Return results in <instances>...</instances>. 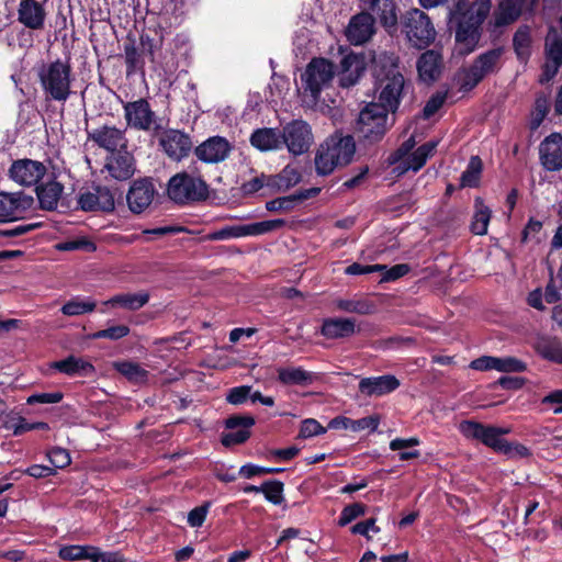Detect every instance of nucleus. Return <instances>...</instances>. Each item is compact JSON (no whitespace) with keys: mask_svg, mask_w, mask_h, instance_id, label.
I'll list each match as a JSON object with an SVG mask.
<instances>
[{"mask_svg":"<svg viewBox=\"0 0 562 562\" xmlns=\"http://www.w3.org/2000/svg\"><path fill=\"white\" fill-rule=\"evenodd\" d=\"M375 67L378 103L387 111L395 112L405 89L404 76L398 70V58L393 54H382L375 61Z\"/></svg>","mask_w":562,"mask_h":562,"instance_id":"1","label":"nucleus"},{"mask_svg":"<svg viewBox=\"0 0 562 562\" xmlns=\"http://www.w3.org/2000/svg\"><path fill=\"white\" fill-rule=\"evenodd\" d=\"M356 153V143L350 135L334 134L322 144L315 156L316 172L330 175L337 167L348 165Z\"/></svg>","mask_w":562,"mask_h":562,"instance_id":"2","label":"nucleus"},{"mask_svg":"<svg viewBox=\"0 0 562 562\" xmlns=\"http://www.w3.org/2000/svg\"><path fill=\"white\" fill-rule=\"evenodd\" d=\"M400 26L408 44L415 48L424 49L436 40L437 32L434 23L420 9L405 11L400 19Z\"/></svg>","mask_w":562,"mask_h":562,"instance_id":"3","label":"nucleus"},{"mask_svg":"<svg viewBox=\"0 0 562 562\" xmlns=\"http://www.w3.org/2000/svg\"><path fill=\"white\" fill-rule=\"evenodd\" d=\"M38 78L45 95L54 101L65 102L71 94V67L57 59L43 65Z\"/></svg>","mask_w":562,"mask_h":562,"instance_id":"4","label":"nucleus"},{"mask_svg":"<svg viewBox=\"0 0 562 562\" xmlns=\"http://www.w3.org/2000/svg\"><path fill=\"white\" fill-rule=\"evenodd\" d=\"M503 54V47L492 48L480 54L468 68H463L459 72L460 90L463 92L471 91L486 76L497 72L501 68Z\"/></svg>","mask_w":562,"mask_h":562,"instance_id":"5","label":"nucleus"},{"mask_svg":"<svg viewBox=\"0 0 562 562\" xmlns=\"http://www.w3.org/2000/svg\"><path fill=\"white\" fill-rule=\"evenodd\" d=\"M336 74L335 65L326 58H313L301 74L304 94L316 103L323 90L331 86Z\"/></svg>","mask_w":562,"mask_h":562,"instance_id":"6","label":"nucleus"},{"mask_svg":"<svg viewBox=\"0 0 562 562\" xmlns=\"http://www.w3.org/2000/svg\"><path fill=\"white\" fill-rule=\"evenodd\" d=\"M389 112L376 102L368 103L359 113L356 132L370 144L380 142L389 130Z\"/></svg>","mask_w":562,"mask_h":562,"instance_id":"7","label":"nucleus"},{"mask_svg":"<svg viewBox=\"0 0 562 562\" xmlns=\"http://www.w3.org/2000/svg\"><path fill=\"white\" fill-rule=\"evenodd\" d=\"M167 194L173 202L187 204L205 200L209 195V187L200 177L179 172L169 179Z\"/></svg>","mask_w":562,"mask_h":562,"instance_id":"8","label":"nucleus"},{"mask_svg":"<svg viewBox=\"0 0 562 562\" xmlns=\"http://www.w3.org/2000/svg\"><path fill=\"white\" fill-rule=\"evenodd\" d=\"M460 432L468 439H474L492 448L496 452L506 451L507 440L503 438L509 428L487 426L473 420H463L459 425Z\"/></svg>","mask_w":562,"mask_h":562,"instance_id":"9","label":"nucleus"},{"mask_svg":"<svg viewBox=\"0 0 562 562\" xmlns=\"http://www.w3.org/2000/svg\"><path fill=\"white\" fill-rule=\"evenodd\" d=\"M285 225L282 218L268 220L246 225L225 226L207 235L209 240H226L245 236H258L277 231Z\"/></svg>","mask_w":562,"mask_h":562,"instance_id":"10","label":"nucleus"},{"mask_svg":"<svg viewBox=\"0 0 562 562\" xmlns=\"http://www.w3.org/2000/svg\"><path fill=\"white\" fill-rule=\"evenodd\" d=\"M127 126L137 131H157L160 128L156 113L146 99L126 102L123 105Z\"/></svg>","mask_w":562,"mask_h":562,"instance_id":"11","label":"nucleus"},{"mask_svg":"<svg viewBox=\"0 0 562 562\" xmlns=\"http://www.w3.org/2000/svg\"><path fill=\"white\" fill-rule=\"evenodd\" d=\"M158 143L166 156L176 162L187 158L193 148L190 135L175 128L162 131L158 137Z\"/></svg>","mask_w":562,"mask_h":562,"instance_id":"12","label":"nucleus"},{"mask_svg":"<svg viewBox=\"0 0 562 562\" xmlns=\"http://www.w3.org/2000/svg\"><path fill=\"white\" fill-rule=\"evenodd\" d=\"M313 139L311 126L303 120H294L283 127L282 144L295 156L306 153Z\"/></svg>","mask_w":562,"mask_h":562,"instance_id":"13","label":"nucleus"},{"mask_svg":"<svg viewBox=\"0 0 562 562\" xmlns=\"http://www.w3.org/2000/svg\"><path fill=\"white\" fill-rule=\"evenodd\" d=\"M59 558L66 561L89 560L91 562H123L119 551H102L99 547L70 544L59 549Z\"/></svg>","mask_w":562,"mask_h":562,"instance_id":"14","label":"nucleus"},{"mask_svg":"<svg viewBox=\"0 0 562 562\" xmlns=\"http://www.w3.org/2000/svg\"><path fill=\"white\" fill-rule=\"evenodd\" d=\"M34 199L24 192H0V222H14L24 218L32 210Z\"/></svg>","mask_w":562,"mask_h":562,"instance_id":"15","label":"nucleus"},{"mask_svg":"<svg viewBox=\"0 0 562 562\" xmlns=\"http://www.w3.org/2000/svg\"><path fill=\"white\" fill-rule=\"evenodd\" d=\"M156 194L157 190L150 178L133 181L126 194L128 209L134 214L143 213L151 205Z\"/></svg>","mask_w":562,"mask_h":562,"instance_id":"16","label":"nucleus"},{"mask_svg":"<svg viewBox=\"0 0 562 562\" xmlns=\"http://www.w3.org/2000/svg\"><path fill=\"white\" fill-rule=\"evenodd\" d=\"M78 205L86 212H112L115 207L114 195L106 187L95 186L81 191L77 198Z\"/></svg>","mask_w":562,"mask_h":562,"instance_id":"17","label":"nucleus"},{"mask_svg":"<svg viewBox=\"0 0 562 562\" xmlns=\"http://www.w3.org/2000/svg\"><path fill=\"white\" fill-rule=\"evenodd\" d=\"M88 138L100 148L114 153L127 148L125 130L111 125H102L88 131Z\"/></svg>","mask_w":562,"mask_h":562,"instance_id":"18","label":"nucleus"},{"mask_svg":"<svg viewBox=\"0 0 562 562\" xmlns=\"http://www.w3.org/2000/svg\"><path fill=\"white\" fill-rule=\"evenodd\" d=\"M362 12L370 13L379 19L380 23L389 32L395 31L397 19V7L395 0H359Z\"/></svg>","mask_w":562,"mask_h":562,"instance_id":"19","label":"nucleus"},{"mask_svg":"<svg viewBox=\"0 0 562 562\" xmlns=\"http://www.w3.org/2000/svg\"><path fill=\"white\" fill-rule=\"evenodd\" d=\"M9 173L14 182L24 187H31L44 177L46 167L36 160L20 159L12 164Z\"/></svg>","mask_w":562,"mask_h":562,"instance_id":"20","label":"nucleus"},{"mask_svg":"<svg viewBox=\"0 0 562 562\" xmlns=\"http://www.w3.org/2000/svg\"><path fill=\"white\" fill-rule=\"evenodd\" d=\"M233 146L222 136H212L195 147L194 154L199 160L206 164L224 161L231 154Z\"/></svg>","mask_w":562,"mask_h":562,"instance_id":"21","label":"nucleus"},{"mask_svg":"<svg viewBox=\"0 0 562 562\" xmlns=\"http://www.w3.org/2000/svg\"><path fill=\"white\" fill-rule=\"evenodd\" d=\"M255 425L251 416L233 415L225 420L228 432L222 434L221 442L225 447L244 443L250 437V428Z\"/></svg>","mask_w":562,"mask_h":562,"instance_id":"22","label":"nucleus"},{"mask_svg":"<svg viewBox=\"0 0 562 562\" xmlns=\"http://www.w3.org/2000/svg\"><path fill=\"white\" fill-rule=\"evenodd\" d=\"M481 25L482 24L461 15L456 31V41L460 54L468 55L475 49L481 38Z\"/></svg>","mask_w":562,"mask_h":562,"instance_id":"23","label":"nucleus"},{"mask_svg":"<svg viewBox=\"0 0 562 562\" xmlns=\"http://www.w3.org/2000/svg\"><path fill=\"white\" fill-rule=\"evenodd\" d=\"M539 155L544 169L549 171L562 169V135L553 133L547 136L539 146Z\"/></svg>","mask_w":562,"mask_h":562,"instance_id":"24","label":"nucleus"},{"mask_svg":"<svg viewBox=\"0 0 562 562\" xmlns=\"http://www.w3.org/2000/svg\"><path fill=\"white\" fill-rule=\"evenodd\" d=\"M470 368L479 371L496 370L499 372H524L526 364L515 357L483 356L470 363Z\"/></svg>","mask_w":562,"mask_h":562,"instance_id":"25","label":"nucleus"},{"mask_svg":"<svg viewBox=\"0 0 562 562\" xmlns=\"http://www.w3.org/2000/svg\"><path fill=\"white\" fill-rule=\"evenodd\" d=\"M374 33V18L367 12H360L351 18L346 36L352 45H361L369 41Z\"/></svg>","mask_w":562,"mask_h":562,"instance_id":"26","label":"nucleus"},{"mask_svg":"<svg viewBox=\"0 0 562 562\" xmlns=\"http://www.w3.org/2000/svg\"><path fill=\"white\" fill-rule=\"evenodd\" d=\"M46 11L37 0H21L18 8V21L25 27L38 31L45 25Z\"/></svg>","mask_w":562,"mask_h":562,"instance_id":"27","label":"nucleus"},{"mask_svg":"<svg viewBox=\"0 0 562 562\" xmlns=\"http://www.w3.org/2000/svg\"><path fill=\"white\" fill-rule=\"evenodd\" d=\"M400 381L391 374L363 378L359 382V391L366 396H383L392 393L400 386Z\"/></svg>","mask_w":562,"mask_h":562,"instance_id":"28","label":"nucleus"},{"mask_svg":"<svg viewBox=\"0 0 562 562\" xmlns=\"http://www.w3.org/2000/svg\"><path fill=\"white\" fill-rule=\"evenodd\" d=\"M364 69V61L358 55H345L340 61L339 85L344 88L355 86Z\"/></svg>","mask_w":562,"mask_h":562,"instance_id":"29","label":"nucleus"},{"mask_svg":"<svg viewBox=\"0 0 562 562\" xmlns=\"http://www.w3.org/2000/svg\"><path fill=\"white\" fill-rule=\"evenodd\" d=\"M105 167L112 178L127 180L135 172L134 157L126 149L119 150L108 159Z\"/></svg>","mask_w":562,"mask_h":562,"instance_id":"30","label":"nucleus"},{"mask_svg":"<svg viewBox=\"0 0 562 562\" xmlns=\"http://www.w3.org/2000/svg\"><path fill=\"white\" fill-rule=\"evenodd\" d=\"M442 67V56L436 49H428L420 55L417 60V70L419 78L425 82L435 81Z\"/></svg>","mask_w":562,"mask_h":562,"instance_id":"31","label":"nucleus"},{"mask_svg":"<svg viewBox=\"0 0 562 562\" xmlns=\"http://www.w3.org/2000/svg\"><path fill=\"white\" fill-rule=\"evenodd\" d=\"M437 145V140H431L423 144L416 150L411 153L405 161L397 165L394 168V172H396L397 176H401L411 169L414 171H418L420 168L424 167L427 159L434 154Z\"/></svg>","mask_w":562,"mask_h":562,"instance_id":"32","label":"nucleus"},{"mask_svg":"<svg viewBox=\"0 0 562 562\" xmlns=\"http://www.w3.org/2000/svg\"><path fill=\"white\" fill-rule=\"evenodd\" d=\"M321 333L327 339L348 338L356 333V322L351 318H326L323 322Z\"/></svg>","mask_w":562,"mask_h":562,"instance_id":"33","label":"nucleus"},{"mask_svg":"<svg viewBox=\"0 0 562 562\" xmlns=\"http://www.w3.org/2000/svg\"><path fill=\"white\" fill-rule=\"evenodd\" d=\"M250 144L260 151L279 149L282 145V133L277 128H257L250 135Z\"/></svg>","mask_w":562,"mask_h":562,"instance_id":"34","label":"nucleus"},{"mask_svg":"<svg viewBox=\"0 0 562 562\" xmlns=\"http://www.w3.org/2000/svg\"><path fill=\"white\" fill-rule=\"evenodd\" d=\"M527 0H501L494 12V25L497 27L515 22L521 14Z\"/></svg>","mask_w":562,"mask_h":562,"instance_id":"35","label":"nucleus"},{"mask_svg":"<svg viewBox=\"0 0 562 562\" xmlns=\"http://www.w3.org/2000/svg\"><path fill=\"white\" fill-rule=\"evenodd\" d=\"M50 367L67 375L88 376L94 372L92 363L75 356H69L66 359L55 361Z\"/></svg>","mask_w":562,"mask_h":562,"instance_id":"36","label":"nucleus"},{"mask_svg":"<svg viewBox=\"0 0 562 562\" xmlns=\"http://www.w3.org/2000/svg\"><path fill=\"white\" fill-rule=\"evenodd\" d=\"M278 381L284 385L307 386L315 380V373L301 367H281L277 369Z\"/></svg>","mask_w":562,"mask_h":562,"instance_id":"37","label":"nucleus"},{"mask_svg":"<svg viewBox=\"0 0 562 562\" xmlns=\"http://www.w3.org/2000/svg\"><path fill=\"white\" fill-rule=\"evenodd\" d=\"M379 423H380V419L375 415L367 416V417H363L360 419H351L348 417H336L330 422L329 426L331 428H336V429L341 428V429L351 430L355 432H359V431H362L366 429L373 432L378 429Z\"/></svg>","mask_w":562,"mask_h":562,"instance_id":"38","label":"nucleus"},{"mask_svg":"<svg viewBox=\"0 0 562 562\" xmlns=\"http://www.w3.org/2000/svg\"><path fill=\"white\" fill-rule=\"evenodd\" d=\"M64 187L57 181H49L36 188L40 206L53 211L57 207Z\"/></svg>","mask_w":562,"mask_h":562,"instance_id":"39","label":"nucleus"},{"mask_svg":"<svg viewBox=\"0 0 562 562\" xmlns=\"http://www.w3.org/2000/svg\"><path fill=\"white\" fill-rule=\"evenodd\" d=\"M149 301V294L145 291L137 293H120L109 299L105 304L111 306H121L128 311H137Z\"/></svg>","mask_w":562,"mask_h":562,"instance_id":"40","label":"nucleus"},{"mask_svg":"<svg viewBox=\"0 0 562 562\" xmlns=\"http://www.w3.org/2000/svg\"><path fill=\"white\" fill-rule=\"evenodd\" d=\"M300 180L301 173L297 168L288 165L279 175L268 177L267 186L276 187L278 190L285 191L297 184Z\"/></svg>","mask_w":562,"mask_h":562,"instance_id":"41","label":"nucleus"},{"mask_svg":"<svg viewBox=\"0 0 562 562\" xmlns=\"http://www.w3.org/2000/svg\"><path fill=\"white\" fill-rule=\"evenodd\" d=\"M514 50L521 63H527L531 55L530 27L522 25L518 27L513 37Z\"/></svg>","mask_w":562,"mask_h":562,"instance_id":"42","label":"nucleus"},{"mask_svg":"<svg viewBox=\"0 0 562 562\" xmlns=\"http://www.w3.org/2000/svg\"><path fill=\"white\" fill-rule=\"evenodd\" d=\"M95 307L97 303L93 300L77 295L67 301L60 311L66 316H79L93 312Z\"/></svg>","mask_w":562,"mask_h":562,"instance_id":"43","label":"nucleus"},{"mask_svg":"<svg viewBox=\"0 0 562 562\" xmlns=\"http://www.w3.org/2000/svg\"><path fill=\"white\" fill-rule=\"evenodd\" d=\"M482 169L483 164L481 158L479 156H472L465 170L461 175L460 186L462 188H476L480 183Z\"/></svg>","mask_w":562,"mask_h":562,"instance_id":"44","label":"nucleus"},{"mask_svg":"<svg viewBox=\"0 0 562 562\" xmlns=\"http://www.w3.org/2000/svg\"><path fill=\"white\" fill-rule=\"evenodd\" d=\"M491 220V211L484 205L480 198L475 199V213L471 224V231L475 235H484L487 233L488 223Z\"/></svg>","mask_w":562,"mask_h":562,"instance_id":"45","label":"nucleus"},{"mask_svg":"<svg viewBox=\"0 0 562 562\" xmlns=\"http://www.w3.org/2000/svg\"><path fill=\"white\" fill-rule=\"evenodd\" d=\"M115 369L119 373L134 383H144L148 378V372L138 363L132 361L116 362Z\"/></svg>","mask_w":562,"mask_h":562,"instance_id":"46","label":"nucleus"},{"mask_svg":"<svg viewBox=\"0 0 562 562\" xmlns=\"http://www.w3.org/2000/svg\"><path fill=\"white\" fill-rule=\"evenodd\" d=\"M546 59L562 65V35L555 30H550L546 37Z\"/></svg>","mask_w":562,"mask_h":562,"instance_id":"47","label":"nucleus"},{"mask_svg":"<svg viewBox=\"0 0 562 562\" xmlns=\"http://www.w3.org/2000/svg\"><path fill=\"white\" fill-rule=\"evenodd\" d=\"M419 442V439L416 437H411L407 439L395 438L390 442V449L393 451H400V460L406 461L409 459L418 458L420 456L418 450L407 451V448L418 446Z\"/></svg>","mask_w":562,"mask_h":562,"instance_id":"48","label":"nucleus"},{"mask_svg":"<svg viewBox=\"0 0 562 562\" xmlns=\"http://www.w3.org/2000/svg\"><path fill=\"white\" fill-rule=\"evenodd\" d=\"M539 353L553 362L562 363V345L557 339H543L538 342Z\"/></svg>","mask_w":562,"mask_h":562,"instance_id":"49","label":"nucleus"},{"mask_svg":"<svg viewBox=\"0 0 562 562\" xmlns=\"http://www.w3.org/2000/svg\"><path fill=\"white\" fill-rule=\"evenodd\" d=\"M336 307L342 312L360 315H367L373 311V305L363 300H337Z\"/></svg>","mask_w":562,"mask_h":562,"instance_id":"50","label":"nucleus"},{"mask_svg":"<svg viewBox=\"0 0 562 562\" xmlns=\"http://www.w3.org/2000/svg\"><path fill=\"white\" fill-rule=\"evenodd\" d=\"M5 428L12 430L14 436H20L30 430L48 429V425L43 422L27 423L25 418L18 417L7 422Z\"/></svg>","mask_w":562,"mask_h":562,"instance_id":"51","label":"nucleus"},{"mask_svg":"<svg viewBox=\"0 0 562 562\" xmlns=\"http://www.w3.org/2000/svg\"><path fill=\"white\" fill-rule=\"evenodd\" d=\"M283 483L278 480L267 481L261 485L265 498L273 505H280L283 501Z\"/></svg>","mask_w":562,"mask_h":562,"instance_id":"52","label":"nucleus"},{"mask_svg":"<svg viewBox=\"0 0 562 562\" xmlns=\"http://www.w3.org/2000/svg\"><path fill=\"white\" fill-rule=\"evenodd\" d=\"M491 10V0H476L462 15L480 24L484 22Z\"/></svg>","mask_w":562,"mask_h":562,"instance_id":"53","label":"nucleus"},{"mask_svg":"<svg viewBox=\"0 0 562 562\" xmlns=\"http://www.w3.org/2000/svg\"><path fill=\"white\" fill-rule=\"evenodd\" d=\"M56 248L60 251L82 250L92 252L97 249V246L91 239L87 237H79L59 243L56 245Z\"/></svg>","mask_w":562,"mask_h":562,"instance_id":"54","label":"nucleus"},{"mask_svg":"<svg viewBox=\"0 0 562 562\" xmlns=\"http://www.w3.org/2000/svg\"><path fill=\"white\" fill-rule=\"evenodd\" d=\"M124 58H125L127 75H131L137 70L143 69L144 60L142 58V54L138 52V48L134 44L125 45Z\"/></svg>","mask_w":562,"mask_h":562,"instance_id":"55","label":"nucleus"},{"mask_svg":"<svg viewBox=\"0 0 562 562\" xmlns=\"http://www.w3.org/2000/svg\"><path fill=\"white\" fill-rule=\"evenodd\" d=\"M130 334V327L126 325H115L105 329L98 330L90 335L92 339L119 340Z\"/></svg>","mask_w":562,"mask_h":562,"instance_id":"56","label":"nucleus"},{"mask_svg":"<svg viewBox=\"0 0 562 562\" xmlns=\"http://www.w3.org/2000/svg\"><path fill=\"white\" fill-rule=\"evenodd\" d=\"M366 514V505L361 503H353L351 505L346 506L339 516L338 524L339 526H347L356 518L363 516Z\"/></svg>","mask_w":562,"mask_h":562,"instance_id":"57","label":"nucleus"},{"mask_svg":"<svg viewBox=\"0 0 562 562\" xmlns=\"http://www.w3.org/2000/svg\"><path fill=\"white\" fill-rule=\"evenodd\" d=\"M47 457L49 459V462L52 463V468L56 469H64L68 467L71 462L70 454L68 450L55 447L52 450L47 452Z\"/></svg>","mask_w":562,"mask_h":562,"instance_id":"58","label":"nucleus"},{"mask_svg":"<svg viewBox=\"0 0 562 562\" xmlns=\"http://www.w3.org/2000/svg\"><path fill=\"white\" fill-rule=\"evenodd\" d=\"M297 204V200L294 194L277 198L266 203V209L270 212L290 211Z\"/></svg>","mask_w":562,"mask_h":562,"instance_id":"59","label":"nucleus"},{"mask_svg":"<svg viewBox=\"0 0 562 562\" xmlns=\"http://www.w3.org/2000/svg\"><path fill=\"white\" fill-rule=\"evenodd\" d=\"M416 146L415 137L412 135L408 139H406L395 151H393L387 157V164L390 166L392 165H400V162L408 156L413 148Z\"/></svg>","mask_w":562,"mask_h":562,"instance_id":"60","label":"nucleus"},{"mask_svg":"<svg viewBox=\"0 0 562 562\" xmlns=\"http://www.w3.org/2000/svg\"><path fill=\"white\" fill-rule=\"evenodd\" d=\"M282 471H283V469H280V468H265V467H259V465H256L252 463H247L239 469V474L246 479H251L256 475L273 474V473H280Z\"/></svg>","mask_w":562,"mask_h":562,"instance_id":"61","label":"nucleus"},{"mask_svg":"<svg viewBox=\"0 0 562 562\" xmlns=\"http://www.w3.org/2000/svg\"><path fill=\"white\" fill-rule=\"evenodd\" d=\"M325 431L326 429L316 419L308 418L302 422L299 436L301 438H311Z\"/></svg>","mask_w":562,"mask_h":562,"instance_id":"62","label":"nucleus"},{"mask_svg":"<svg viewBox=\"0 0 562 562\" xmlns=\"http://www.w3.org/2000/svg\"><path fill=\"white\" fill-rule=\"evenodd\" d=\"M209 508L210 503H205L190 510L188 514V524L193 528L201 527L205 521Z\"/></svg>","mask_w":562,"mask_h":562,"instance_id":"63","label":"nucleus"},{"mask_svg":"<svg viewBox=\"0 0 562 562\" xmlns=\"http://www.w3.org/2000/svg\"><path fill=\"white\" fill-rule=\"evenodd\" d=\"M251 386L241 385L233 387L226 395V401L233 405L243 404L248 397H250Z\"/></svg>","mask_w":562,"mask_h":562,"instance_id":"64","label":"nucleus"}]
</instances>
